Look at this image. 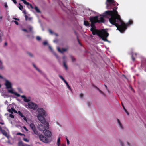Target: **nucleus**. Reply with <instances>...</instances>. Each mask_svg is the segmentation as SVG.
Returning a JSON list of instances; mask_svg holds the SVG:
<instances>
[{
  "label": "nucleus",
  "mask_w": 146,
  "mask_h": 146,
  "mask_svg": "<svg viewBox=\"0 0 146 146\" xmlns=\"http://www.w3.org/2000/svg\"><path fill=\"white\" fill-rule=\"evenodd\" d=\"M116 8H113V10L107 11L102 15H99L90 17L89 19L91 22L90 26H94V24L96 22L103 23L104 22V17L109 19L110 23L115 26L117 30L121 32H123L126 29L127 25L121 20L120 16L118 14L116 11Z\"/></svg>",
  "instance_id": "obj_1"
},
{
  "label": "nucleus",
  "mask_w": 146,
  "mask_h": 146,
  "mask_svg": "<svg viewBox=\"0 0 146 146\" xmlns=\"http://www.w3.org/2000/svg\"><path fill=\"white\" fill-rule=\"evenodd\" d=\"M90 29L91 31L92 32V34L93 35H95L97 34L101 38L102 35H105V31L103 30L102 31H99L96 29L95 28L94 24V26L91 27Z\"/></svg>",
  "instance_id": "obj_2"
},
{
  "label": "nucleus",
  "mask_w": 146,
  "mask_h": 146,
  "mask_svg": "<svg viewBox=\"0 0 146 146\" xmlns=\"http://www.w3.org/2000/svg\"><path fill=\"white\" fill-rule=\"evenodd\" d=\"M25 106L28 109H31L33 110H35L37 109L38 107L37 104L32 102H30L26 104H24Z\"/></svg>",
  "instance_id": "obj_3"
},
{
  "label": "nucleus",
  "mask_w": 146,
  "mask_h": 146,
  "mask_svg": "<svg viewBox=\"0 0 146 146\" xmlns=\"http://www.w3.org/2000/svg\"><path fill=\"white\" fill-rule=\"evenodd\" d=\"M118 5V4L116 3L114 0H106V7L108 9H111L113 6Z\"/></svg>",
  "instance_id": "obj_4"
},
{
  "label": "nucleus",
  "mask_w": 146,
  "mask_h": 146,
  "mask_svg": "<svg viewBox=\"0 0 146 146\" xmlns=\"http://www.w3.org/2000/svg\"><path fill=\"white\" fill-rule=\"evenodd\" d=\"M42 124H39L38 126V129L39 130L42 131L46 129L49 128V124L48 122L41 123Z\"/></svg>",
  "instance_id": "obj_5"
},
{
  "label": "nucleus",
  "mask_w": 146,
  "mask_h": 146,
  "mask_svg": "<svg viewBox=\"0 0 146 146\" xmlns=\"http://www.w3.org/2000/svg\"><path fill=\"white\" fill-rule=\"evenodd\" d=\"M36 112L37 115H46V113L45 111L42 108H38L36 109Z\"/></svg>",
  "instance_id": "obj_6"
},
{
  "label": "nucleus",
  "mask_w": 146,
  "mask_h": 146,
  "mask_svg": "<svg viewBox=\"0 0 146 146\" xmlns=\"http://www.w3.org/2000/svg\"><path fill=\"white\" fill-rule=\"evenodd\" d=\"M30 127L33 131L34 133L36 135H38V132L37 130L36 127L35 125L33 123H31L29 125Z\"/></svg>",
  "instance_id": "obj_7"
},
{
  "label": "nucleus",
  "mask_w": 146,
  "mask_h": 146,
  "mask_svg": "<svg viewBox=\"0 0 146 146\" xmlns=\"http://www.w3.org/2000/svg\"><path fill=\"white\" fill-rule=\"evenodd\" d=\"M46 115H43L40 114L37 115V117L38 119L41 122V123H44L45 122V119L44 117V116Z\"/></svg>",
  "instance_id": "obj_8"
},
{
  "label": "nucleus",
  "mask_w": 146,
  "mask_h": 146,
  "mask_svg": "<svg viewBox=\"0 0 146 146\" xmlns=\"http://www.w3.org/2000/svg\"><path fill=\"white\" fill-rule=\"evenodd\" d=\"M39 136L40 140L43 142L46 143H47L48 142V139L42 135L40 134L39 135Z\"/></svg>",
  "instance_id": "obj_9"
},
{
  "label": "nucleus",
  "mask_w": 146,
  "mask_h": 146,
  "mask_svg": "<svg viewBox=\"0 0 146 146\" xmlns=\"http://www.w3.org/2000/svg\"><path fill=\"white\" fill-rule=\"evenodd\" d=\"M43 133L44 135L48 138L52 136V133L50 131L45 129L43 131Z\"/></svg>",
  "instance_id": "obj_10"
},
{
  "label": "nucleus",
  "mask_w": 146,
  "mask_h": 146,
  "mask_svg": "<svg viewBox=\"0 0 146 146\" xmlns=\"http://www.w3.org/2000/svg\"><path fill=\"white\" fill-rule=\"evenodd\" d=\"M7 89L9 93L13 94L17 97H19L20 96L19 94L15 92L14 89L12 87H11V88H10Z\"/></svg>",
  "instance_id": "obj_11"
},
{
  "label": "nucleus",
  "mask_w": 146,
  "mask_h": 146,
  "mask_svg": "<svg viewBox=\"0 0 146 146\" xmlns=\"http://www.w3.org/2000/svg\"><path fill=\"white\" fill-rule=\"evenodd\" d=\"M109 35V34L105 31V35H102V37H101V38L102 40L104 41L108 42L109 43L110 42V41H108L107 39L106 38Z\"/></svg>",
  "instance_id": "obj_12"
},
{
  "label": "nucleus",
  "mask_w": 146,
  "mask_h": 146,
  "mask_svg": "<svg viewBox=\"0 0 146 146\" xmlns=\"http://www.w3.org/2000/svg\"><path fill=\"white\" fill-rule=\"evenodd\" d=\"M5 85L6 86V88L8 89L10 88H11L12 87V84L11 83L7 80H5Z\"/></svg>",
  "instance_id": "obj_13"
},
{
  "label": "nucleus",
  "mask_w": 146,
  "mask_h": 146,
  "mask_svg": "<svg viewBox=\"0 0 146 146\" xmlns=\"http://www.w3.org/2000/svg\"><path fill=\"white\" fill-rule=\"evenodd\" d=\"M57 49L61 53H63L64 52L68 50V48H62L60 49L59 47H57Z\"/></svg>",
  "instance_id": "obj_14"
},
{
  "label": "nucleus",
  "mask_w": 146,
  "mask_h": 146,
  "mask_svg": "<svg viewBox=\"0 0 146 146\" xmlns=\"http://www.w3.org/2000/svg\"><path fill=\"white\" fill-rule=\"evenodd\" d=\"M32 65L33 67L40 73L41 74H42L43 72L41 70L39 69L35 65L34 63L32 64Z\"/></svg>",
  "instance_id": "obj_15"
},
{
  "label": "nucleus",
  "mask_w": 146,
  "mask_h": 146,
  "mask_svg": "<svg viewBox=\"0 0 146 146\" xmlns=\"http://www.w3.org/2000/svg\"><path fill=\"white\" fill-rule=\"evenodd\" d=\"M8 111L11 113H13V112H14L15 113H17V111L14 109L13 108H12L11 109H9L8 110Z\"/></svg>",
  "instance_id": "obj_16"
},
{
  "label": "nucleus",
  "mask_w": 146,
  "mask_h": 146,
  "mask_svg": "<svg viewBox=\"0 0 146 146\" xmlns=\"http://www.w3.org/2000/svg\"><path fill=\"white\" fill-rule=\"evenodd\" d=\"M48 47L51 51L56 56V57L57 58H58V56L55 52H54V51L53 50L52 48V47L50 45H48Z\"/></svg>",
  "instance_id": "obj_17"
},
{
  "label": "nucleus",
  "mask_w": 146,
  "mask_h": 146,
  "mask_svg": "<svg viewBox=\"0 0 146 146\" xmlns=\"http://www.w3.org/2000/svg\"><path fill=\"white\" fill-rule=\"evenodd\" d=\"M31 100V98L30 97L27 98L26 97L24 99H23V101L26 102H28V103Z\"/></svg>",
  "instance_id": "obj_18"
},
{
  "label": "nucleus",
  "mask_w": 146,
  "mask_h": 146,
  "mask_svg": "<svg viewBox=\"0 0 146 146\" xmlns=\"http://www.w3.org/2000/svg\"><path fill=\"white\" fill-rule=\"evenodd\" d=\"M1 131L2 133L4 135L8 137L7 134V132L4 130H2Z\"/></svg>",
  "instance_id": "obj_19"
},
{
  "label": "nucleus",
  "mask_w": 146,
  "mask_h": 146,
  "mask_svg": "<svg viewBox=\"0 0 146 146\" xmlns=\"http://www.w3.org/2000/svg\"><path fill=\"white\" fill-rule=\"evenodd\" d=\"M4 69V66L3 65L2 62L0 60V69L3 70Z\"/></svg>",
  "instance_id": "obj_20"
},
{
  "label": "nucleus",
  "mask_w": 146,
  "mask_h": 146,
  "mask_svg": "<svg viewBox=\"0 0 146 146\" xmlns=\"http://www.w3.org/2000/svg\"><path fill=\"white\" fill-rule=\"evenodd\" d=\"M62 59L63 60V63H64V62H66L67 59V57L65 56H63Z\"/></svg>",
  "instance_id": "obj_21"
},
{
  "label": "nucleus",
  "mask_w": 146,
  "mask_h": 146,
  "mask_svg": "<svg viewBox=\"0 0 146 146\" xmlns=\"http://www.w3.org/2000/svg\"><path fill=\"white\" fill-rule=\"evenodd\" d=\"M64 83H65V84L66 85V86H67L68 88L70 90H71V88L69 86L68 84V83H67V82L66 81L65 82H64Z\"/></svg>",
  "instance_id": "obj_22"
},
{
  "label": "nucleus",
  "mask_w": 146,
  "mask_h": 146,
  "mask_svg": "<svg viewBox=\"0 0 146 146\" xmlns=\"http://www.w3.org/2000/svg\"><path fill=\"white\" fill-rule=\"evenodd\" d=\"M84 24L86 26H89L90 23L86 21H84Z\"/></svg>",
  "instance_id": "obj_23"
},
{
  "label": "nucleus",
  "mask_w": 146,
  "mask_h": 146,
  "mask_svg": "<svg viewBox=\"0 0 146 146\" xmlns=\"http://www.w3.org/2000/svg\"><path fill=\"white\" fill-rule=\"evenodd\" d=\"M60 139V137H59L58 138L57 141V145H58V146H59Z\"/></svg>",
  "instance_id": "obj_24"
},
{
  "label": "nucleus",
  "mask_w": 146,
  "mask_h": 146,
  "mask_svg": "<svg viewBox=\"0 0 146 146\" xmlns=\"http://www.w3.org/2000/svg\"><path fill=\"white\" fill-rule=\"evenodd\" d=\"M118 126L121 130H123L124 129V127L122 123H121L120 125H119Z\"/></svg>",
  "instance_id": "obj_25"
},
{
  "label": "nucleus",
  "mask_w": 146,
  "mask_h": 146,
  "mask_svg": "<svg viewBox=\"0 0 146 146\" xmlns=\"http://www.w3.org/2000/svg\"><path fill=\"white\" fill-rule=\"evenodd\" d=\"M66 62H64L63 63V66L65 68L66 70H67L68 69V67L67 65L66 64Z\"/></svg>",
  "instance_id": "obj_26"
},
{
  "label": "nucleus",
  "mask_w": 146,
  "mask_h": 146,
  "mask_svg": "<svg viewBox=\"0 0 146 146\" xmlns=\"http://www.w3.org/2000/svg\"><path fill=\"white\" fill-rule=\"evenodd\" d=\"M25 144L22 142H20L18 143V145L19 146H24Z\"/></svg>",
  "instance_id": "obj_27"
},
{
  "label": "nucleus",
  "mask_w": 146,
  "mask_h": 146,
  "mask_svg": "<svg viewBox=\"0 0 146 146\" xmlns=\"http://www.w3.org/2000/svg\"><path fill=\"white\" fill-rule=\"evenodd\" d=\"M19 115H20L21 117H24V116L22 113H21V112H20L19 111H18V112L17 113Z\"/></svg>",
  "instance_id": "obj_28"
},
{
  "label": "nucleus",
  "mask_w": 146,
  "mask_h": 146,
  "mask_svg": "<svg viewBox=\"0 0 146 146\" xmlns=\"http://www.w3.org/2000/svg\"><path fill=\"white\" fill-rule=\"evenodd\" d=\"M119 141L121 146H123L124 145L123 142L121 139H119Z\"/></svg>",
  "instance_id": "obj_29"
},
{
  "label": "nucleus",
  "mask_w": 146,
  "mask_h": 146,
  "mask_svg": "<svg viewBox=\"0 0 146 146\" xmlns=\"http://www.w3.org/2000/svg\"><path fill=\"white\" fill-rule=\"evenodd\" d=\"M35 9L38 13H40V10L38 9V7L36 6H35Z\"/></svg>",
  "instance_id": "obj_30"
},
{
  "label": "nucleus",
  "mask_w": 146,
  "mask_h": 146,
  "mask_svg": "<svg viewBox=\"0 0 146 146\" xmlns=\"http://www.w3.org/2000/svg\"><path fill=\"white\" fill-rule=\"evenodd\" d=\"M59 77L64 82L66 81L65 80V79H64V78H63V77L61 76V75H58Z\"/></svg>",
  "instance_id": "obj_31"
},
{
  "label": "nucleus",
  "mask_w": 146,
  "mask_h": 146,
  "mask_svg": "<svg viewBox=\"0 0 146 146\" xmlns=\"http://www.w3.org/2000/svg\"><path fill=\"white\" fill-rule=\"evenodd\" d=\"M19 9L21 10H22L23 9V6L21 5L20 3L19 4Z\"/></svg>",
  "instance_id": "obj_32"
},
{
  "label": "nucleus",
  "mask_w": 146,
  "mask_h": 146,
  "mask_svg": "<svg viewBox=\"0 0 146 146\" xmlns=\"http://www.w3.org/2000/svg\"><path fill=\"white\" fill-rule=\"evenodd\" d=\"M27 54L29 55V56L31 57H33V54L30 52H28Z\"/></svg>",
  "instance_id": "obj_33"
},
{
  "label": "nucleus",
  "mask_w": 146,
  "mask_h": 146,
  "mask_svg": "<svg viewBox=\"0 0 146 146\" xmlns=\"http://www.w3.org/2000/svg\"><path fill=\"white\" fill-rule=\"evenodd\" d=\"M117 124H118V125H119L120 124H121V123H121V122L119 119H118L117 118Z\"/></svg>",
  "instance_id": "obj_34"
},
{
  "label": "nucleus",
  "mask_w": 146,
  "mask_h": 146,
  "mask_svg": "<svg viewBox=\"0 0 146 146\" xmlns=\"http://www.w3.org/2000/svg\"><path fill=\"white\" fill-rule=\"evenodd\" d=\"M98 91L100 94H102V95L104 96H105V93L103 91L100 90V89Z\"/></svg>",
  "instance_id": "obj_35"
},
{
  "label": "nucleus",
  "mask_w": 146,
  "mask_h": 146,
  "mask_svg": "<svg viewBox=\"0 0 146 146\" xmlns=\"http://www.w3.org/2000/svg\"><path fill=\"white\" fill-rule=\"evenodd\" d=\"M28 29H29L30 31L31 32L32 31V30L33 29V27L31 26H29L28 27Z\"/></svg>",
  "instance_id": "obj_36"
},
{
  "label": "nucleus",
  "mask_w": 146,
  "mask_h": 146,
  "mask_svg": "<svg viewBox=\"0 0 146 146\" xmlns=\"http://www.w3.org/2000/svg\"><path fill=\"white\" fill-rule=\"evenodd\" d=\"M72 60V62H74L76 60V59L75 58L73 57L72 56H70Z\"/></svg>",
  "instance_id": "obj_37"
},
{
  "label": "nucleus",
  "mask_w": 146,
  "mask_h": 146,
  "mask_svg": "<svg viewBox=\"0 0 146 146\" xmlns=\"http://www.w3.org/2000/svg\"><path fill=\"white\" fill-rule=\"evenodd\" d=\"M23 140L25 141L26 142H29V140L28 139H27V138H23Z\"/></svg>",
  "instance_id": "obj_38"
},
{
  "label": "nucleus",
  "mask_w": 146,
  "mask_h": 146,
  "mask_svg": "<svg viewBox=\"0 0 146 146\" xmlns=\"http://www.w3.org/2000/svg\"><path fill=\"white\" fill-rule=\"evenodd\" d=\"M17 135H20L21 136H22V135L25 136V135L24 134L21 133H17Z\"/></svg>",
  "instance_id": "obj_39"
},
{
  "label": "nucleus",
  "mask_w": 146,
  "mask_h": 146,
  "mask_svg": "<svg viewBox=\"0 0 146 146\" xmlns=\"http://www.w3.org/2000/svg\"><path fill=\"white\" fill-rule=\"evenodd\" d=\"M36 39H37V40L38 41L40 40L41 39V38L40 37L38 36L36 37Z\"/></svg>",
  "instance_id": "obj_40"
},
{
  "label": "nucleus",
  "mask_w": 146,
  "mask_h": 146,
  "mask_svg": "<svg viewBox=\"0 0 146 146\" xmlns=\"http://www.w3.org/2000/svg\"><path fill=\"white\" fill-rule=\"evenodd\" d=\"M43 44L44 45H46L48 44L47 42L46 41H45L43 42Z\"/></svg>",
  "instance_id": "obj_41"
},
{
  "label": "nucleus",
  "mask_w": 146,
  "mask_h": 146,
  "mask_svg": "<svg viewBox=\"0 0 146 146\" xmlns=\"http://www.w3.org/2000/svg\"><path fill=\"white\" fill-rule=\"evenodd\" d=\"M18 90L19 91V92L20 93H23V92L22 91V90H21V89L20 88H18Z\"/></svg>",
  "instance_id": "obj_42"
},
{
  "label": "nucleus",
  "mask_w": 146,
  "mask_h": 146,
  "mask_svg": "<svg viewBox=\"0 0 146 146\" xmlns=\"http://www.w3.org/2000/svg\"><path fill=\"white\" fill-rule=\"evenodd\" d=\"M4 6L5 8H7L8 6L7 3H4Z\"/></svg>",
  "instance_id": "obj_43"
},
{
  "label": "nucleus",
  "mask_w": 146,
  "mask_h": 146,
  "mask_svg": "<svg viewBox=\"0 0 146 146\" xmlns=\"http://www.w3.org/2000/svg\"><path fill=\"white\" fill-rule=\"evenodd\" d=\"M80 98H82L84 96V94L81 93L80 94Z\"/></svg>",
  "instance_id": "obj_44"
},
{
  "label": "nucleus",
  "mask_w": 146,
  "mask_h": 146,
  "mask_svg": "<svg viewBox=\"0 0 146 146\" xmlns=\"http://www.w3.org/2000/svg\"><path fill=\"white\" fill-rule=\"evenodd\" d=\"M12 22L15 23L17 25H18L19 24L18 22L16 21H13Z\"/></svg>",
  "instance_id": "obj_45"
},
{
  "label": "nucleus",
  "mask_w": 146,
  "mask_h": 146,
  "mask_svg": "<svg viewBox=\"0 0 146 146\" xmlns=\"http://www.w3.org/2000/svg\"><path fill=\"white\" fill-rule=\"evenodd\" d=\"M9 117L12 118H14V116L12 114H10L9 115Z\"/></svg>",
  "instance_id": "obj_46"
},
{
  "label": "nucleus",
  "mask_w": 146,
  "mask_h": 146,
  "mask_svg": "<svg viewBox=\"0 0 146 146\" xmlns=\"http://www.w3.org/2000/svg\"><path fill=\"white\" fill-rule=\"evenodd\" d=\"M23 128L27 131H28V130L27 129L26 127L24 126H23Z\"/></svg>",
  "instance_id": "obj_47"
},
{
  "label": "nucleus",
  "mask_w": 146,
  "mask_h": 146,
  "mask_svg": "<svg viewBox=\"0 0 146 146\" xmlns=\"http://www.w3.org/2000/svg\"><path fill=\"white\" fill-rule=\"evenodd\" d=\"M22 30L23 31H24V32H28L27 30V29H22Z\"/></svg>",
  "instance_id": "obj_48"
},
{
  "label": "nucleus",
  "mask_w": 146,
  "mask_h": 146,
  "mask_svg": "<svg viewBox=\"0 0 146 146\" xmlns=\"http://www.w3.org/2000/svg\"><path fill=\"white\" fill-rule=\"evenodd\" d=\"M49 31L50 33L51 34H54V33L53 32V31L51 30H49Z\"/></svg>",
  "instance_id": "obj_49"
},
{
  "label": "nucleus",
  "mask_w": 146,
  "mask_h": 146,
  "mask_svg": "<svg viewBox=\"0 0 146 146\" xmlns=\"http://www.w3.org/2000/svg\"><path fill=\"white\" fill-rule=\"evenodd\" d=\"M21 1H22L25 4L27 3V2L25 0H21Z\"/></svg>",
  "instance_id": "obj_50"
},
{
  "label": "nucleus",
  "mask_w": 146,
  "mask_h": 146,
  "mask_svg": "<svg viewBox=\"0 0 146 146\" xmlns=\"http://www.w3.org/2000/svg\"><path fill=\"white\" fill-rule=\"evenodd\" d=\"M126 112V113L128 115H129V113H128V112L127 111V110H126V109L125 108H124L123 109Z\"/></svg>",
  "instance_id": "obj_51"
},
{
  "label": "nucleus",
  "mask_w": 146,
  "mask_h": 146,
  "mask_svg": "<svg viewBox=\"0 0 146 146\" xmlns=\"http://www.w3.org/2000/svg\"><path fill=\"white\" fill-rule=\"evenodd\" d=\"M126 112V113L128 115H129V113H128V112L127 111V110H126V109L125 108H124L123 109Z\"/></svg>",
  "instance_id": "obj_52"
},
{
  "label": "nucleus",
  "mask_w": 146,
  "mask_h": 146,
  "mask_svg": "<svg viewBox=\"0 0 146 146\" xmlns=\"http://www.w3.org/2000/svg\"><path fill=\"white\" fill-rule=\"evenodd\" d=\"M66 141H67V142L68 145L69 144V141L67 138H66Z\"/></svg>",
  "instance_id": "obj_53"
},
{
  "label": "nucleus",
  "mask_w": 146,
  "mask_h": 146,
  "mask_svg": "<svg viewBox=\"0 0 146 146\" xmlns=\"http://www.w3.org/2000/svg\"><path fill=\"white\" fill-rule=\"evenodd\" d=\"M21 97L23 98V99H24V98L26 97L24 95H22L21 96Z\"/></svg>",
  "instance_id": "obj_54"
},
{
  "label": "nucleus",
  "mask_w": 146,
  "mask_h": 146,
  "mask_svg": "<svg viewBox=\"0 0 146 146\" xmlns=\"http://www.w3.org/2000/svg\"><path fill=\"white\" fill-rule=\"evenodd\" d=\"M25 19L26 21L28 20V17L27 15H25Z\"/></svg>",
  "instance_id": "obj_55"
},
{
  "label": "nucleus",
  "mask_w": 146,
  "mask_h": 146,
  "mask_svg": "<svg viewBox=\"0 0 146 146\" xmlns=\"http://www.w3.org/2000/svg\"><path fill=\"white\" fill-rule=\"evenodd\" d=\"M15 4L17 3V1L16 0H12Z\"/></svg>",
  "instance_id": "obj_56"
},
{
  "label": "nucleus",
  "mask_w": 146,
  "mask_h": 146,
  "mask_svg": "<svg viewBox=\"0 0 146 146\" xmlns=\"http://www.w3.org/2000/svg\"><path fill=\"white\" fill-rule=\"evenodd\" d=\"M23 117V119L24 121H25L26 122H27V119L26 118L24 117Z\"/></svg>",
  "instance_id": "obj_57"
},
{
  "label": "nucleus",
  "mask_w": 146,
  "mask_h": 146,
  "mask_svg": "<svg viewBox=\"0 0 146 146\" xmlns=\"http://www.w3.org/2000/svg\"><path fill=\"white\" fill-rule=\"evenodd\" d=\"M132 59L133 61H134L135 60V58L133 57V55L132 56Z\"/></svg>",
  "instance_id": "obj_58"
},
{
  "label": "nucleus",
  "mask_w": 146,
  "mask_h": 146,
  "mask_svg": "<svg viewBox=\"0 0 146 146\" xmlns=\"http://www.w3.org/2000/svg\"><path fill=\"white\" fill-rule=\"evenodd\" d=\"M13 19L15 20H19V18H13Z\"/></svg>",
  "instance_id": "obj_59"
},
{
  "label": "nucleus",
  "mask_w": 146,
  "mask_h": 146,
  "mask_svg": "<svg viewBox=\"0 0 146 146\" xmlns=\"http://www.w3.org/2000/svg\"><path fill=\"white\" fill-rule=\"evenodd\" d=\"M25 4L27 6H29L30 4H29L28 2H27V3Z\"/></svg>",
  "instance_id": "obj_60"
},
{
  "label": "nucleus",
  "mask_w": 146,
  "mask_h": 146,
  "mask_svg": "<svg viewBox=\"0 0 146 146\" xmlns=\"http://www.w3.org/2000/svg\"><path fill=\"white\" fill-rule=\"evenodd\" d=\"M23 13L24 14H26V11L25 10H23Z\"/></svg>",
  "instance_id": "obj_61"
},
{
  "label": "nucleus",
  "mask_w": 146,
  "mask_h": 146,
  "mask_svg": "<svg viewBox=\"0 0 146 146\" xmlns=\"http://www.w3.org/2000/svg\"><path fill=\"white\" fill-rule=\"evenodd\" d=\"M29 6L32 9H33V7L32 5L31 4H30Z\"/></svg>",
  "instance_id": "obj_62"
},
{
  "label": "nucleus",
  "mask_w": 146,
  "mask_h": 146,
  "mask_svg": "<svg viewBox=\"0 0 146 146\" xmlns=\"http://www.w3.org/2000/svg\"><path fill=\"white\" fill-rule=\"evenodd\" d=\"M58 40L57 39L55 40H54V42H57Z\"/></svg>",
  "instance_id": "obj_63"
},
{
  "label": "nucleus",
  "mask_w": 146,
  "mask_h": 146,
  "mask_svg": "<svg viewBox=\"0 0 146 146\" xmlns=\"http://www.w3.org/2000/svg\"><path fill=\"white\" fill-rule=\"evenodd\" d=\"M24 146H30L29 145L25 144Z\"/></svg>",
  "instance_id": "obj_64"
}]
</instances>
